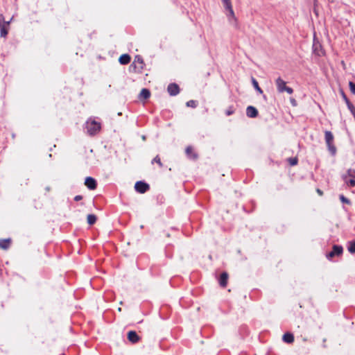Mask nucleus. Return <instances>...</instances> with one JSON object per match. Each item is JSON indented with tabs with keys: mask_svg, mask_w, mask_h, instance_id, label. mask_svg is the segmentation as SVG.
I'll list each match as a JSON object with an SVG mask.
<instances>
[{
	"mask_svg": "<svg viewBox=\"0 0 355 355\" xmlns=\"http://www.w3.org/2000/svg\"><path fill=\"white\" fill-rule=\"evenodd\" d=\"M87 132L90 136L97 135L101 129V123L95 121L94 119H89L86 122Z\"/></svg>",
	"mask_w": 355,
	"mask_h": 355,
	"instance_id": "1",
	"label": "nucleus"
},
{
	"mask_svg": "<svg viewBox=\"0 0 355 355\" xmlns=\"http://www.w3.org/2000/svg\"><path fill=\"white\" fill-rule=\"evenodd\" d=\"M277 89L279 93L286 92L288 94H291L293 93V89L291 87L286 86V83L280 77L277 78L275 80Z\"/></svg>",
	"mask_w": 355,
	"mask_h": 355,
	"instance_id": "2",
	"label": "nucleus"
},
{
	"mask_svg": "<svg viewBox=\"0 0 355 355\" xmlns=\"http://www.w3.org/2000/svg\"><path fill=\"white\" fill-rule=\"evenodd\" d=\"M325 141L327 145L328 149L332 155L336 152V148L334 144V135L331 132L326 130L324 132Z\"/></svg>",
	"mask_w": 355,
	"mask_h": 355,
	"instance_id": "3",
	"label": "nucleus"
},
{
	"mask_svg": "<svg viewBox=\"0 0 355 355\" xmlns=\"http://www.w3.org/2000/svg\"><path fill=\"white\" fill-rule=\"evenodd\" d=\"M10 21H5L3 14H0V35L2 37H6L10 29Z\"/></svg>",
	"mask_w": 355,
	"mask_h": 355,
	"instance_id": "4",
	"label": "nucleus"
},
{
	"mask_svg": "<svg viewBox=\"0 0 355 355\" xmlns=\"http://www.w3.org/2000/svg\"><path fill=\"white\" fill-rule=\"evenodd\" d=\"M343 252V248L341 245H333L332 250L326 254L328 259H331L336 256H340Z\"/></svg>",
	"mask_w": 355,
	"mask_h": 355,
	"instance_id": "5",
	"label": "nucleus"
},
{
	"mask_svg": "<svg viewBox=\"0 0 355 355\" xmlns=\"http://www.w3.org/2000/svg\"><path fill=\"white\" fill-rule=\"evenodd\" d=\"M135 189L138 193H144L149 190L150 187L144 182L138 181L135 184Z\"/></svg>",
	"mask_w": 355,
	"mask_h": 355,
	"instance_id": "6",
	"label": "nucleus"
},
{
	"mask_svg": "<svg viewBox=\"0 0 355 355\" xmlns=\"http://www.w3.org/2000/svg\"><path fill=\"white\" fill-rule=\"evenodd\" d=\"M85 185L90 190H94L97 187L96 180L92 177H87L85 178Z\"/></svg>",
	"mask_w": 355,
	"mask_h": 355,
	"instance_id": "7",
	"label": "nucleus"
},
{
	"mask_svg": "<svg viewBox=\"0 0 355 355\" xmlns=\"http://www.w3.org/2000/svg\"><path fill=\"white\" fill-rule=\"evenodd\" d=\"M167 91L171 96H176L180 93V87L176 83H171L168 85Z\"/></svg>",
	"mask_w": 355,
	"mask_h": 355,
	"instance_id": "8",
	"label": "nucleus"
},
{
	"mask_svg": "<svg viewBox=\"0 0 355 355\" xmlns=\"http://www.w3.org/2000/svg\"><path fill=\"white\" fill-rule=\"evenodd\" d=\"M185 153H186V155L189 158V159H192L193 160H196L198 159V154L196 153L194 148L191 146H189L186 148L185 149Z\"/></svg>",
	"mask_w": 355,
	"mask_h": 355,
	"instance_id": "9",
	"label": "nucleus"
},
{
	"mask_svg": "<svg viewBox=\"0 0 355 355\" xmlns=\"http://www.w3.org/2000/svg\"><path fill=\"white\" fill-rule=\"evenodd\" d=\"M127 336H128V340L132 343H137L140 340V337L137 335V334L135 331H128Z\"/></svg>",
	"mask_w": 355,
	"mask_h": 355,
	"instance_id": "10",
	"label": "nucleus"
},
{
	"mask_svg": "<svg viewBox=\"0 0 355 355\" xmlns=\"http://www.w3.org/2000/svg\"><path fill=\"white\" fill-rule=\"evenodd\" d=\"M229 275L227 272H223L221 273L219 278V284L221 287L225 288L227 285Z\"/></svg>",
	"mask_w": 355,
	"mask_h": 355,
	"instance_id": "11",
	"label": "nucleus"
},
{
	"mask_svg": "<svg viewBox=\"0 0 355 355\" xmlns=\"http://www.w3.org/2000/svg\"><path fill=\"white\" fill-rule=\"evenodd\" d=\"M224 7L229 11L230 15L235 17L234 12L232 8L231 0H222Z\"/></svg>",
	"mask_w": 355,
	"mask_h": 355,
	"instance_id": "12",
	"label": "nucleus"
},
{
	"mask_svg": "<svg viewBox=\"0 0 355 355\" xmlns=\"http://www.w3.org/2000/svg\"><path fill=\"white\" fill-rule=\"evenodd\" d=\"M246 114L248 117L255 118L258 115V111L254 107L250 105L246 109Z\"/></svg>",
	"mask_w": 355,
	"mask_h": 355,
	"instance_id": "13",
	"label": "nucleus"
},
{
	"mask_svg": "<svg viewBox=\"0 0 355 355\" xmlns=\"http://www.w3.org/2000/svg\"><path fill=\"white\" fill-rule=\"evenodd\" d=\"M11 243V239H0V248L6 250L10 248Z\"/></svg>",
	"mask_w": 355,
	"mask_h": 355,
	"instance_id": "14",
	"label": "nucleus"
},
{
	"mask_svg": "<svg viewBox=\"0 0 355 355\" xmlns=\"http://www.w3.org/2000/svg\"><path fill=\"white\" fill-rule=\"evenodd\" d=\"M150 96V92L149 89H146V88H143L139 94V98L141 101L146 100V99L149 98Z\"/></svg>",
	"mask_w": 355,
	"mask_h": 355,
	"instance_id": "15",
	"label": "nucleus"
},
{
	"mask_svg": "<svg viewBox=\"0 0 355 355\" xmlns=\"http://www.w3.org/2000/svg\"><path fill=\"white\" fill-rule=\"evenodd\" d=\"M131 60V57L128 54H122L119 58V62L121 64H128Z\"/></svg>",
	"mask_w": 355,
	"mask_h": 355,
	"instance_id": "16",
	"label": "nucleus"
},
{
	"mask_svg": "<svg viewBox=\"0 0 355 355\" xmlns=\"http://www.w3.org/2000/svg\"><path fill=\"white\" fill-rule=\"evenodd\" d=\"M282 340L286 343H293L294 341V336L291 333H286L283 335Z\"/></svg>",
	"mask_w": 355,
	"mask_h": 355,
	"instance_id": "17",
	"label": "nucleus"
},
{
	"mask_svg": "<svg viewBox=\"0 0 355 355\" xmlns=\"http://www.w3.org/2000/svg\"><path fill=\"white\" fill-rule=\"evenodd\" d=\"M97 218L94 214H89L87 220L89 225H92L96 222Z\"/></svg>",
	"mask_w": 355,
	"mask_h": 355,
	"instance_id": "18",
	"label": "nucleus"
},
{
	"mask_svg": "<svg viewBox=\"0 0 355 355\" xmlns=\"http://www.w3.org/2000/svg\"><path fill=\"white\" fill-rule=\"evenodd\" d=\"M138 63L140 69H143L144 63L143 58L140 55H136L134 60V64Z\"/></svg>",
	"mask_w": 355,
	"mask_h": 355,
	"instance_id": "19",
	"label": "nucleus"
},
{
	"mask_svg": "<svg viewBox=\"0 0 355 355\" xmlns=\"http://www.w3.org/2000/svg\"><path fill=\"white\" fill-rule=\"evenodd\" d=\"M151 163L153 164L154 163H156L159 165L160 168L163 167V164L161 161V158L159 155H157L151 162Z\"/></svg>",
	"mask_w": 355,
	"mask_h": 355,
	"instance_id": "20",
	"label": "nucleus"
},
{
	"mask_svg": "<svg viewBox=\"0 0 355 355\" xmlns=\"http://www.w3.org/2000/svg\"><path fill=\"white\" fill-rule=\"evenodd\" d=\"M252 84L255 89L259 92L260 94L263 93V90L261 89V87L259 86L258 82L252 78Z\"/></svg>",
	"mask_w": 355,
	"mask_h": 355,
	"instance_id": "21",
	"label": "nucleus"
},
{
	"mask_svg": "<svg viewBox=\"0 0 355 355\" xmlns=\"http://www.w3.org/2000/svg\"><path fill=\"white\" fill-rule=\"evenodd\" d=\"M314 51L318 56H323L324 55V51L322 50L320 46V49H318L317 46H315Z\"/></svg>",
	"mask_w": 355,
	"mask_h": 355,
	"instance_id": "22",
	"label": "nucleus"
},
{
	"mask_svg": "<svg viewBox=\"0 0 355 355\" xmlns=\"http://www.w3.org/2000/svg\"><path fill=\"white\" fill-rule=\"evenodd\" d=\"M287 160L291 166H295L298 162L297 157H290Z\"/></svg>",
	"mask_w": 355,
	"mask_h": 355,
	"instance_id": "23",
	"label": "nucleus"
},
{
	"mask_svg": "<svg viewBox=\"0 0 355 355\" xmlns=\"http://www.w3.org/2000/svg\"><path fill=\"white\" fill-rule=\"evenodd\" d=\"M186 105L187 107H191L195 108L197 107L198 103H197V101H196L194 100H190L187 102Z\"/></svg>",
	"mask_w": 355,
	"mask_h": 355,
	"instance_id": "24",
	"label": "nucleus"
},
{
	"mask_svg": "<svg viewBox=\"0 0 355 355\" xmlns=\"http://www.w3.org/2000/svg\"><path fill=\"white\" fill-rule=\"evenodd\" d=\"M348 250L352 254L355 253V241L351 242L349 243V245L348 247Z\"/></svg>",
	"mask_w": 355,
	"mask_h": 355,
	"instance_id": "25",
	"label": "nucleus"
},
{
	"mask_svg": "<svg viewBox=\"0 0 355 355\" xmlns=\"http://www.w3.org/2000/svg\"><path fill=\"white\" fill-rule=\"evenodd\" d=\"M339 198L342 202L347 204V205L351 204L350 200L348 198H347L346 197H345L343 195H340Z\"/></svg>",
	"mask_w": 355,
	"mask_h": 355,
	"instance_id": "26",
	"label": "nucleus"
},
{
	"mask_svg": "<svg viewBox=\"0 0 355 355\" xmlns=\"http://www.w3.org/2000/svg\"><path fill=\"white\" fill-rule=\"evenodd\" d=\"M234 112V109L233 106H230L228 107V109L225 111V114L227 116L232 115Z\"/></svg>",
	"mask_w": 355,
	"mask_h": 355,
	"instance_id": "27",
	"label": "nucleus"
},
{
	"mask_svg": "<svg viewBox=\"0 0 355 355\" xmlns=\"http://www.w3.org/2000/svg\"><path fill=\"white\" fill-rule=\"evenodd\" d=\"M349 86L350 88V91L353 94H355V83L353 82L349 83Z\"/></svg>",
	"mask_w": 355,
	"mask_h": 355,
	"instance_id": "28",
	"label": "nucleus"
},
{
	"mask_svg": "<svg viewBox=\"0 0 355 355\" xmlns=\"http://www.w3.org/2000/svg\"><path fill=\"white\" fill-rule=\"evenodd\" d=\"M345 182L349 187H353L355 186V180L354 179H351L348 181L346 180Z\"/></svg>",
	"mask_w": 355,
	"mask_h": 355,
	"instance_id": "29",
	"label": "nucleus"
},
{
	"mask_svg": "<svg viewBox=\"0 0 355 355\" xmlns=\"http://www.w3.org/2000/svg\"><path fill=\"white\" fill-rule=\"evenodd\" d=\"M347 173H348L349 176H350L353 178H355V171L354 170L349 169L347 171Z\"/></svg>",
	"mask_w": 355,
	"mask_h": 355,
	"instance_id": "30",
	"label": "nucleus"
},
{
	"mask_svg": "<svg viewBox=\"0 0 355 355\" xmlns=\"http://www.w3.org/2000/svg\"><path fill=\"white\" fill-rule=\"evenodd\" d=\"M83 199V196L80 195H77L74 197V200L79 201Z\"/></svg>",
	"mask_w": 355,
	"mask_h": 355,
	"instance_id": "31",
	"label": "nucleus"
},
{
	"mask_svg": "<svg viewBox=\"0 0 355 355\" xmlns=\"http://www.w3.org/2000/svg\"><path fill=\"white\" fill-rule=\"evenodd\" d=\"M290 101H291V103L292 104L293 106H296L297 105V102H296L295 99L291 98Z\"/></svg>",
	"mask_w": 355,
	"mask_h": 355,
	"instance_id": "32",
	"label": "nucleus"
},
{
	"mask_svg": "<svg viewBox=\"0 0 355 355\" xmlns=\"http://www.w3.org/2000/svg\"><path fill=\"white\" fill-rule=\"evenodd\" d=\"M316 192L319 196H322L323 195V191L320 189H316Z\"/></svg>",
	"mask_w": 355,
	"mask_h": 355,
	"instance_id": "33",
	"label": "nucleus"
},
{
	"mask_svg": "<svg viewBox=\"0 0 355 355\" xmlns=\"http://www.w3.org/2000/svg\"><path fill=\"white\" fill-rule=\"evenodd\" d=\"M342 96H343V97L345 101L346 98H347V96L345 94V93L343 92H342Z\"/></svg>",
	"mask_w": 355,
	"mask_h": 355,
	"instance_id": "34",
	"label": "nucleus"
},
{
	"mask_svg": "<svg viewBox=\"0 0 355 355\" xmlns=\"http://www.w3.org/2000/svg\"><path fill=\"white\" fill-rule=\"evenodd\" d=\"M345 101L347 103V104L348 105H351V103H350V102H349V99H348V98H346Z\"/></svg>",
	"mask_w": 355,
	"mask_h": 355,
	"instance_id": "35",
	"label": "nucleus"
}]
</instances>
